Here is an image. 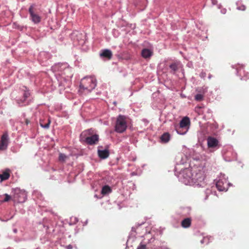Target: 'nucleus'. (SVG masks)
I'll list each match as a JSON object with an SVG mask.
<instances>
[{"mask_svg": "<svg viewBox=\"0 0 249 249\" xmlns=\"http://www.w3.org/2000/svg\"><path fill=\"white\" fill-rule=\"evenodd\" d=\"M204 175L202 172L196 173L195 175L192 174L190 170L188 169L185 171L183 175V182L186 185H193L195 184H199L204 180Z\"/></svg>", "mask_w": 249, "mask_h": 249, "instance_id": "obj_1", "label": "nucleus"}, {"mask_svg": "<svg viewBox=\"0 0 249 249\" xmlns=\"http://www.w3.org/2000/svg\"><path fill=\"white\" fill-rule=\"evenodd\" d=\"M97 81L93 76L85 77L80 82V91L87 90L88 92L91 91L96 86Z\"/></svg>", "mask_w": 249, "mask_h": 249, "instance_id": "obj_2", "label": "nucleus"}, {"mask_svg": "<svg viewBox=\"0 0 249 249\" xmlns=\"http://www.w3.org/2000/svg\"><path fill=\"white\" fill-rule=\"evenodd\" d=\"M127 128L126 117L123 115H119L115 124V131L118 133L124 132Z\"/></svg>", "mask_w": 249, "mask_h": 249, "instance_id": "obj_3", "label": "nucleus"}, {"mask_svg": "<svg viewBox=\"0 0 249 249\" xmlns=\"http://www.w3.org/2000/svg\"><path fill=\"white\" fill-rule=\"evenodd\" d=\"M9 141L8 135L7 132H5L1 137L0 141V150H5L7 149Z\"/></svg>", "mask_w": 249, "mask_h": 249, "instance_id": "obj_4", "label": "nucleus"}, {"mask_svg": "<svg viewBox=\"0 0 249 249\" xmlns=\"http://www.w3.org/2000/svg\"><path fill=\"white\" fill-rule=\"evenodd\" d=\"M228 182L225 178L219 179L216 183V187L220 191H226L228 188Z\"/></svg>", "mask_w": 249, "mask_h": 249, "instance_id": "obj_5", "label": "nucleus"}, {"mask_svg": "<svg viewBox=\"0 0 249 249\" xmlns=\"http://www.w3.org/2000/svg\"><path fill=\"white\" fill-rule=\"evenodd\" d=\"M32 21L35 24L39 23L41 21V17L36 14L33 11V6H31L29 9Z\"/></svg>", "mask_w": 249, "mask_h": 249, "instance_id": "obj_6", "label": "nucleus"}, {"mask_svg": "<svg viewBox=\"0 0 249 249\" xmlns=\"http://www.w3.org/2000/svg\"><path fill=\"white\" fill-rule=\"evenodd\" d=\"M14 198L19 202H23L26 199V195L24 192L19 191L15 195Z\"/></svg>", "mask_w": 249, "mask_h": 249, "instance_id": "obj_7", "label": "nucleus"}, {"mask_svg": "<svg viewBox=\"0 0 249 249\" xmlns=\"http://www.w3.org/2000/svg\"><path fill=\"white\" fill-rule=\"evenodd\" d=\"M207 144L210 148L215 147L218 144V141L215 138L210 137L207 139Z\"/></svg>", "mask_w": 249, "mask_h": 249, "instance_id": "obj_8", "label": "nucleus"}, {"mask_svg": "<svg viewBox=\"0 0 249 249\" xmlns=\"http://www.w3.org/2000/svg\"><path fill=\"white\" fill-rule=\"evenodd\" d=\"M99 137L97 135H94L90 137H88L86 138V142L89 144H95L98 141Z\"/></svg>", "mask_w": 249, "mask_h": 249, "instance_id": "obj_9", "label": "nucleus"}, {"mask_svg": "<svg viewBox=\"0 0 249 249\" xmlns=\"http://www.w3.org/2000/svg\"><path fill=\"white\" fill-rule=\"evenodd\" d=\"M152 54V51L147 49H144L142 51V55L144 58H149Z\"/></svg>", "mask_w": 249, "mask_h": 249, "instance_id": "obj_10", "label": "nucleus"}, {"mask_svg": "<svg viewBox=\"0 0 249 249\" xmlns=\"http://www.w3.org/2000/svg\"><path fill=\"white\" fill-rule=\"evenodd\" d=\"M99 156L102 159H106L109 156V152L107 150H98V151Z\"/></svg>", "mask_w": 249, "mask_h": 249, "instance_id": "obj_11", "label": "nucleus"}, {"mask_svg": "<svg viewBox=\"0 0 249 249\" xmlns=\"http://www.w3.org/2000/svg\"><path fill=\"white\" fill-rule=\"evenodd\" d=\"M112 55V54L111 51L108 49L104 50L100 53L101 56L106 57L108 59L111 58Z\"/></svg>", "mask_w": 249, "mask_h": 249, "instance_id": "obj_12", "label": "nucleus"}, {"mask_svg": "<svg viewBox=\"0 0 249 249\" xmlns=\"http://www.w3.org/2000/svg\"><path fill=\"white\" fill-rule=\"evenodd\" d=\"M10 177L9 170L7 169L2 174H0V178L1 181L7 179Z\"/></svg>", "mask_w": 249, "mask_h": 249, "instance_id": "obj_13", "label": "nucleus"}, {"mask_svg": "<svg viewBox=\"0 0 249 249\" xmlns=\"http://www.w3.org/2000/svg\"><path fill=\"white\" fill-rule=\"evenodd\" d=\"M191 223V220L189 218L184 219L181 222V226L184 228H187L190 227Z\"/></svg>", "mask_w": 249, "mask_h": 249, "instance_id": "obj_14", "label": "nucleus"}, {"mask_svg": "<svg viewBox=\"0 0 249 249\" xmlns=\"http://www.w3.org/2000/svg\"><path fill=\"white\" fill-rule=\"evenodd\" d=\"M170 139V136L168 133H164L160 137L162 142L166 143L169 142Z\"/></svg>", "mask_w": 249, "mask_h": 249, "instance_id": "obj_15", "label": "nucleus"}, {"mask_svg": "<svg viewBox=\"0 0 249 249\" xmlns=\"http://www.w3.org/2000/svg\"><path fill=\"white\" fill-rule=\"evenodd\" d=\"M190 121L188 117H184L180 122V127H185L188 125Z\"/></svg>", "mask_w": 249, "mask_h": 249, "instance_id": "obj_16", "label": "nucleus"}, {"mask_svg": "<svg viewBox=\"0 0 249 249\" xmlns=\"http://www.w3.org/2000/svg\"><path fill=\"white\" fill-rule=\"evenodd\" d=\"M111 192L110 187L108 186H105L102 188L101 193L103 195H106L109 194Z\"/></svg>", "mask_w": 249, "mask_h": 249, "instance_id": "obj_17", "label": "nucleus"}, {"mask_svg": "<svg viewBox=\"0 0 249 249\" xmlns=\"http://www.w3.org/2000/svg\"><path fill=\"white\" fill-rule=\"evenodd\" d=\"M68 158V157L64 154L60 153L59 156V160L61 162L65 161Z\"/></svg>", "mask_w": 249, "mask_h": 249, "instance_id": "obj_18", "label": "nucleus"}, {"mask_svg": "<svg viewBox=\"0 0 249 249\" xmlns=\"http://www.w3.org/2000/svg\"><path fill=\"white\" fill-rule=\"evenodd\" d=\"M180 66L179 63H175L170 66V68L174 71H176Z\"/></svg>", "mask_w": 249, "mask_h": 249, "instance_id": "obj_19", "label": "nucleus"}, {"mask_svg": "<svg viewBox=\"0 0 249 249\" xmlns=\"http://www.w3.org/2000/svg\"><path fill=\"white\" fill-rule=\"evenodd\" d=\"M203 99V96L200 94H197L195 96V99L197 101H201Z\"/></svg>", "mask_w": 249, "mask_h": 249, "instance_id": "obj_20", "label": "nucleus"}, {"mask_svg": "<svg viewBox=\"0 0 249 249\" xmlns=\"http://www.w3.org/2000/svg\"><path fill=\"white\" fill-rule=\"evenodd\" d=\"M50 121L49 120H48V122L46 124H44V125H43V124H42V123H41V122H40V125H41V126L42 127L44 128H49V125H50Z\"/></svg>", "mask_w": 249, "mask_h": 249, "instance_id": "obj_21", "label": "nucleus"}, {"mask_svg": "<svg viewBox=\"0 0 249 249\" xmlns=\"http://www.w3.org/2000/svg\"><path fill=\"white\" fill-rule=\"evenodd\" d=\"M11 198V197L10 196L8 195L7 194L5 195V198L3 200L4 202H6L9 201Z\"/></svg>", "mask_w": 249, "mask_h": 249, "instance_id": "obj_22", "label": "nucleus"}, {"mask_svg": "<svg viewBox=\"0 0 249 249\" xmlns=\"http://www.w3.org/2000/svg\"><path fill=\"white\" fill-rule=\"evenodd\" d=\"M137 249H146V247L145 245L141 244L138 247Z\"/></svg>", "mask_w": 249, "mask_h": 249, "instance_id": "obj_23", "label": "nucleus"}, {"mask_svg": "<svg viewBox=\"0 0 249 249\" xmlns=\"http://www.w3.org/2000/svg\"><path fill=\"white\" fill-rule=\"evenodd\" d=\"M237 9L239 10L244 11L245 10L246 7L244 5H242L241 6H239L237 8Z\"/></svg>", "mask_w": 249, "mask_h": 249, "instance_id": "obj_24", "label": "nucleus"}, {"mask_svg": "<svg viewBox=\"0 0 249 249\" xmlns=\"http://www.w3.org/2000/svg\"><path fill=\"white\" fill-rule=\"evenodd\" d=\"M87 133H88V132H87V131H84V132H83L81 134V137H83V136H86Z\"/></svg>", "mask_w": 249, "mask_h": 249, "instance_id": "obj_25", "label": "nucleus"}, {"mask_svg": "<svg viewBox=\"0 0 249 249\" xmlns=\"http://www.w3.org/2000/svg\"><path fill=\"white\" fill-rule=\"evenodd\" d=\"M29 93H28V92H26V93H25V94H24V97H25V98H27V97L29 96Z\"/></svg>", "mask_w": 249, "mask_h": 249, "instance_id": "obj_26", "label": "nucleus"}, {"mask_svg": "<svg viewBox=\"0 0 249 249\" xmlns=\"http://www.w3.org/2000/svg\"><path fill=\"white\" fill-rule=\"evenodd\" d=\"M67 249H71L72 246L71 245H69L67 247Z\"/></svg>", "mask_w": 249, "mask_h": 249, "instance_id": "obj_27", "label": "nucleus"}]
</instances>
